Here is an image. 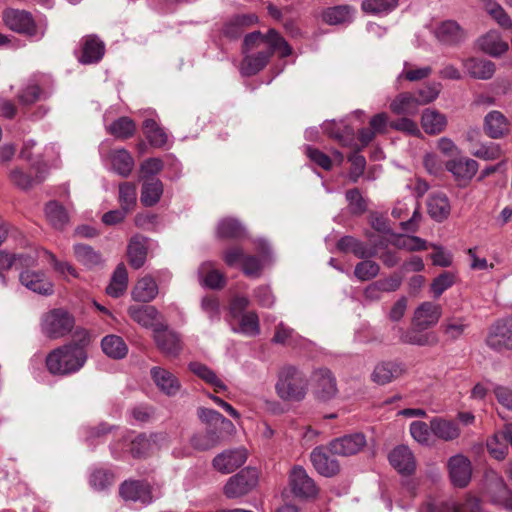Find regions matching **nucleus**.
<instances>
[{
    "mask_svg": "<svg viewBox=\"0 0 512 512\" xmlns=\"http://www.w3.org/2000/svg\"><path fill=\"white\" fill-rule=\"evenodd\" d=\"M256 50L254 53L246 54L240 64L242 76L249 77L260 72L268 64L274 52L281 57H287L292 53V48L287 41L274 29L266 34L252 32L245 36L243 52Z\"/></svg>",
    "mask_w": 512,
    "mask_h": 512,
    "instance_id": "1",
    "label": "nucleus"
},
{
    "mask_svg": "<svg viewBox=\"0 0 512 512\" xmlns=\"http://www.w3.org/2000/svg\"><path fill=\"white\" fill-rule=\"evenodd\" d=\"M85 339L71 342L52 350L46 357V366L53 375L67 376L80 371L87 362Z\"/></svg>",
    "mask_w": 512,
    "mask_h": 512,
    "instance_id": "2",
    "label": "nucleus"
},
{
    "mask_svg": "<svg viewBox=\"0 0 512 512\" xmlns=\"http://www.w3.org/2000/svg\"><path fill=\"white\" fill-rule=\"evenodd\" d=\"M275 389L282 400L299 402L306 396L308 380L301 370L288 365L280 370Z\"/></svg>",
    "mask_w": 512,
    "mask_h": 512,
    "instance_id": "3",
    "label": "nucleus"
},
{
    "mask_svg": "<svg viewBox=\"0 0 512 512\" xmlns=\"http://www.w3.org/2000/svg\"><path fill=\"white\" fill-rule=\"evenodd\" d=\"M74 317L62 308H56L41 317V332L49 339H60L74 328Z\"/></svg>",
    "mask_w": 512,
    "mask_h": 512,
    "instance_id": "4",
    "label": "nucleus"
},
{
    "mask_svg": "<svg viewBox=\"0 0 512 512\" xmlns=\"http://www.w3.org/2000/svg\"><path fill=\"white\" fill-rule=\"evenodd\" d=\"M2 18L5 25L17 33L36 40L41 39L45 34V28L38 29L32 15L27 11L9 8L3 11Z\"/></svg>",
    "mask_w": 512,
    "mask_h": 512,
    "instance_id": "5",
    "label": "nucleus"
},
{
    "mask_svg": "<svg viewBox=\"0 0 512 512\" xmlns=\"http://www.w3.org/2000/svg\"><path fill=\"white\" fill-rule=\"evenodd\" d=\"M258 483V471L256 468H245L226 482L223 493L229 499L239 498L248 494Z\"/></svg>",
    "mask_w": 512,
    "mask_h": 512,
    "instance_id": "6",
    "label": "nucleus"
},
{
    "mask_svg": "<svg viewBox=\"0 0 512 512\" xmlns=\"http://www.w3.org/2000/svg\"><path fill=\"white\" fill-rule=\"evenodd\" d=\"M486 344L497 352L512 350V318L494 323L489 329Z\"/></svg>",
    "mask_w": 512,
    "mask_h": 512,
    "instance_id": "7",
    "label": "nucleus"
},
{
    "mask_svg": "<svg viewBox=\"0 0 512 512\" xmlns=\"http://www.w3.org/2000/svg\"><path fill=\"white\" fill-rule=\"evenodd\" d=\"M486 493L490 500L498 505L503 506L505 509L512 511V493L508 489L502 477L496 472H489L486 474Z\"/></svg>",
    "mask_w": 512,
    "mask_h": 512,
    "instance_id": "8",
    "label": "nucleus"
},
{
    "mask_svg": "<svg viewBox=\"0 0 512 512\" xmlns=\"http://www.w3.org/2000/svg\"><path fill=\"white\" fill-rule=\"evenodd\" d=\"M447 468L453 486L464 488L469 484L472 476V466L466 456L457 454L450 457L447 462Z\"/></svg>",
    "mask_w": 512,
    "mask_h": 512,
    "instance_id": "9",
    "label": "nucleus"
},
{
    "mask_svg": "<svg viewBox=\"0 0 512 512\" xmlns=\"http://www.w3.org/2000/svg\"><path fill=\"white\" fill-rule=\"evenodd\" d=\"M289 480L291 490L297 497L310 498L318 493L314 480L309 477L306 470L301 466H295L292 469Z\"/></svg>",
    "mask_w": 512,
    "mask_h": 512,
    "instance_id": "10",
    "label": "nucleus"
},
{
    "mask_svg": "<svg viewBox=\"0 0 512 512\" xmlns=\"http://www.w3.org/2000/svg\"><path fill=\"white\" fill-rule=\"evenodd\" d=\"M366 445L362 433H354L332 440L328 444V451L334 455L351 456L358 453Z\"/></svg>",
    "mask_w": 512,
    "mask_h": 512,
    "instance_id": "11",
    "label": "nucleus"
},
{
    "mask_svg": "<svg viewBox=\"0 0 512 512\" xmlns=\"http://www.w3.org/2000/svg\"><path fill=\"white\" fill-rule=\"evenodd\" d=\"M23 286L34 293L50 296L54 293V285L43 271L24 270L19 275Z\"/></svg>",
    "mask_w": 512,
    "mask_h": 512,
    "instance_id": "12",
    "label": "nucleus"
},
{
    "mask_svg": "<svg viewBox=\"0 0 512 512\" xmlns=\"http://www.w3.org/2000/svg\"><path fill=\"white\" fill-rule=\"evenodd\" d=\"M246 459L244 448L225 450L213 459V467L222 474H229L242 466Z\"/></svg>",
    "mask_w": 512,
    "mask_h": 512,
    "instance_id": "13",
    "label": "nucleus"
},
{
    "mask_svg": "<svg viewBox=\"0 0 512 512\" xmlns=\"http://www.w3.org/2000/svg\"><path fill=\"white\" fill-rule=\"evenodd\" d=\"M442 315V307L434 302H423L416 310L412 318V324L419 329H428L436 325Z\"/></svg>",
    "mask_w": 512,
    "mask_h": 512,
    "instance_id": "14",
    "label": "nucleus"
},
{
    "mask_svg": "<svg viewBox=\"0 0 512 512\" xmlns=\"http://www.w3.org/2000/svg\"><path fill=\"white\" fill-rule=\"evenodd\" d=\"M419 512H483L480 502L477 498L468 496L461 505L456 502H442L435 504L433 502L425 503Z\"/></svg>",
    "mask_w": 512,
    "mask_h": 512,
    "instance_id": "15",
    "label": "nucleus"
},
{
    "mask_svg": "<svg viewBox=\"0 0 512 512\" xmlns=\"http://www.w3.org/2000/svg\"><path fill=\"white\" fill-rule=\"evenodd\" d=\"M150 374L156 387L166 396L173 397L179 393L181 383L169 370L162 367H153Z\"/></svg>",
    "mask_w": 512,
    "mask_h": 512,
    "instance_id": "16",
    "label": "nucleus"
},
{
    "mask_svg": "<svg viewBox=\"0 0 512 512\" xmlns=\"http://www.w3.org/2000/svg\"><path fill=\"white\" fill-rule=\"evenodd\" d=\"M328 447L318 446L310 454L311 462L315 470L322 476L333 477L340 470L338 461L332 458L328 452Z\"/></svg>",
    "mask_w": 512,
    "mask_h": 512,
    "instance_id": "17",
    "label": "nucleus"
},
{
    "mask_svg": "<svg viewBox=\"0 0 512 512\" xmlns=\"http://www.w3.org/2000/svg\"><path fill=\"white\" fill-rule=\"evenodd\" d=\"M434 35L439 42L449 46L461 43L466 37L464 30L454 20H445L437 24Z\"/></svg>",
    "mask_w": 512,
    "mask_h": 512,
    "instance_id": "18",
    "label": "nucleus"
},
{
    "mask_svg": "<svg viewBox=\"0 0 512 512\" xmlns=\"http://www.w3.org/2000/svg\"><path fill=\"white\" fill-rule=\"evenodd\" d=\"M120 494L125 500L140 502L143 505L150 504L153 500L151 487L145 481H125L121 485Z\"/></svg>",
    "mask_w": 512,
    "mask_h": 512,
    "instance_id": "19",
    "label": "nucleus"
},
{
    "mask_svg": "<svg viewBox=\"0 0 512 512\" xmlns=\"http://www.w3.org/2000/svg\"><path fill=\"white\" fill-rule=\"evenodd\" d=\"M405 371V365L401 362L384 361L375 366L371 379L378 385H385L401 377Z\"/></svg>",
    "mask_w": 512,
    "mask_h": 512,
    "instance_id": "20",
    "label": "nucleus"
},
{
    "mask_svg": "<svg viewBox=\"0 0 512 512\" xmlns=\"http://www.w3.org/2000/svg\"><path fill=\"white\" fill-rule=\"evenodd\" d=\"M10 182L20 190H29L43 181L44 177L39 168L31 167L27 172L20 167L10 169L8 173Z\"/></svg>",
    "mask_w": 512,
    "mask_h": 512,
    "instance_id": "21",
    "label": "nucleus"
},
{
    "mask_svg": "<svg viewBox=\"0 0 512 512\" xmlns=\"http://www.w3.org/2000/svg\"><path fill=\"white\" fill-rule=\"evenodd\" d=\"M478 168L477 161L467 157L455 158L446 163V169L458 181H470L477 173Z\"/></svg>",
    "mask_w": 512,
    "mask_h": 512,
    "instance_id": "22",
    "label": "nucleus"
},
{
    "mask_svg": "<svg viewBox=\"0 0 512 512\" xmlns=\"http://www.w3.org/2000/svg\"><path fill=\"white\" fill-rule=\"evenodd\" d=\"M477 44L482 52L496 58L506 53L509 48L508 43L502 39L500 33L496 30H490L479 37Z\"/></svg>",
    "mask_w": 512,
    "mask_h": 512,
    "instance_id": "23",
    "label": "nucleus"
},
{
    "mask_svg": "<svg viewBox=\"0 0 512 512\" xmlns=\"http://www.w3.org/2000/svg\"><path fill=\"white\" fill-rule=\"evenodd\" d=\"M313 379L316 384L315 392L319 398L328 400L337 394L336 379L330 370L326 368L316 370Z\"/></svg>",
    "mask_w": 512,
    "mask_h": 512,
    "instance_id": "24",
    "label": "nucleus"
},
{
    "mask_svg": "<svg viewBox=\"0 0 512 512\" xmlns=\"http://www.w3.org/2000/svg\"><path fill=\"white\" fill-rule=\"evenodd\" d=\"M154 339L159 349L168 356H176L181 350L178 334L163 325L155 328Z\"/></svg>",
    "mask_w": 512,
    "mask_h": 512,
    "instance_id": "25",
    "label": "nucleus"
},
{
    "mask_svg": "<svg viewBox=\"0 0 512 512\" xmlns=\"http://www.w3.org/2000/svg\"><path fill=\"white\" fill-rule=\"evenodd\" d=\"M484 131L491 139H501L509 133V121L499 111H491L484 118Z\"/></svg>",
    "mask_w": 512,
    "mask_h": 512,
    "instance_id": "26",
    "label": "nucleus"
},
{
    "mask_svg": "<svg viewBox=\"0 0 512 512\" xmlns=\"http://www.w3.org/2000/svg\"><path fill=\"white\" fill-rule=\"evenodd\" d=\"M425 329H419L413 325L411 329L398 328L400 342L417 346H432L438 341L433 332L424 333Z\"/></svg>",
    "mask_w": 512,
    "mask_h": 512,
    "instance_id": "27",
    "label": "nucleus"
},
{
    "mask_svg": "<svg viewBox=\"0 0 512 512\" xmlns=\"http://www.w3.org/2000/svg\"><path fill=\"white\" fill-rule=\"evenodd\" d=\"M105 53L104 43L94 35L86 36L82 43V53L79 61L82 64H93L99 62Z\"/></svg>",
    "mask_w": 512,
    "mask_h": 512,
    "instance_id": "28",
    "label": "nucleus"
},
{
    "mask_svg": "<svg viewBox=\"0 0 512 512\" xmlns=\"http://www.w3.org/2000/svg\"><path fill=\"white\" fill-rule=\"evenodd\" d=\"M389 461L402 474H410L415 470V459L407 446L401 445L394 448L389 454Z\"/></svg>",
    "mask_w": 512,
    "mask_h": 512,
    "instance_id": "29",
    "label": "nucleus"
},
{
    "mask_svg": "<svg viewBox=\"0 0 512 512\" xmlns=\"http://www.w3.org/2000/svg\"><path fill=\"white\" fill-rule=\"evenodd\" d=\"M430 428L434 436L443 441H453L460 436L459 425L452 420L434 417L430 420Z\"/></svg>",
    "mask_w": 512,
    "mask_h": 512,
    "instance_id": "30",
    "label": "nucleus"
},
{
    "mask_svg": "<svg viewBox=\"0 0 512 512\" xmlns=\"http://www.w3.org/2000/svg\"><path fill=\"white\" fill-rule=\"evenodd\" d=\"M199 281L202 286L210 289H220L225 285V277L213 262H203L198 268Z\"/></svg>",
    "mask_w": 512,
    "mask_h": 512,
    "instance_id": "31",
    "label": "nucleus"
},
{
    "mask_svg": "<svg viewBox=\"0 0 512 512\" xmlns=\"http://www.w3.org/2000/svg\"><path fill=\"white\" fill-rule=\"evenodd\" d=\"M463 66L472 78L480 80L491 79L496 70V66L492 61L479 58L463 60Z\"/></svg>",
    "mask_w": 512,
    "mask_h": 512,
    "instance_id": "32",
    "label": "nucleus"
},
{
    "mask_svg": "<svg viewBox=\"0 0 512 512\" xmlns=\"http://www.w3.org/2000/svg\"><path fill=\"white\" fill-rule=\"evenodd\" d=\"M129 316L145 328H160L162 324L157 322L158 310L154 306H131L128 309Z\"/></svg>",
    "mask_w": 512,
    "mask_h": 512,
    "instance_id": "33",
    "label": "nucleus"
},
{
    "mask_svg": "<svg viewBox=\"0 0 512 512\" xmlns=\"http://www.w3.org/2000/svg\"><path fill=\"white\" fill-rule=\"evenodd\" d=\"M147 238L142 235H135L130 239L127 247L129 264L135 268H141L147 257Z\"/></svg>",
    "mask_w": 512,
    "mask_h": 512,
    "instance_id": "34",
    "label": "nucleus"
},
{
    "mask_svg": "<svg viewBox=\"0 0 512 512\" xmlns=\"http://www.w3.org/2000/svg\"><path fill=\"white\" fill-rule=\"evenodd\" d=\"M107 159L110 161L112 169L123 177H127L134 167V160L131 154L125 149L110 151L107 155Z\"/></svg>",
    "mask_w": 512,
    "mask_h": 512,
    "instance_id": "35",
    "label": "nucleus"
},
{
    "mask_svg": "<svg viewBox=\"0 0 512 512\" xmlns=\"http://www.w3.org/2000/svg\"><path fill=\"white\" fill-rule=\"evenodd\" d=\"M421 102L416 95L404 92L396 96L391 102L390 109L395 114L403 115H415L418 112Z\"/></svg>",
    "mask_w": 512,
    "mask_h": 512,
    "instance_id": "36",
    "label": "nucleus"
},
{
    "mask_svg": "<svg viewBox=\"0 0 512 512\" xmlns=\"http://www.w3.org/2000/svg\"><path fill=\"white\" fill-rule=\"evenodd\" d=\"M198 417L209 426L208 428L218 430L219 432H228L234 429L233 423L216 410L203 407L199 408Z\"/></svg>",
    "mask_w": 512,
    "mask_h": 512,
    "instance_id": "37",
    "label": "nucleus"
},
{
    "mask_svg": "<svg viewBox=\"0 0 512 512\" xmlns=\"http://www.w3.org/2000/svg\"><path fill=\"white\" fill-rule=\"evenodd\" d=\"M76 260L88 269H93L103 264L101 254L89 245L76 244L73 247Z\"/></svg>",
    "mask_w": 512,
    "mask_h": 512,
    "instance_id": "38",
    "label": "nucleus"
},
{
    "mask_svg": "<svg viewBox=\"0 0 512 512\" xmlns=\"http://www.w3.org/2000/svg\"><path fill=\"white\" fill-rule=\"evenodd\" d=\"M158 294V286L155 280L150 276H145L138 280L132 290V297L138 302H150Z\"/></svg>",
    "mask_w": 512,
    "mask_h": 512,
    "instance_id": "39",
    "label": "nucleus"
},
{
    "mask_svg": "<svg viewBox=\"0 0 512 512\" xmlns=\"http://www.w3.org/2000/svg\"><path fill=\"white\" fill-rule=\"evenodd\" d=\"M421 123L426 133L439 134L446 127L447 119L444 114L435 109H425L422 113Z\"/></svg>",
    "mask_w": 512,
    "mask_h": 512,
    "instance_id": "40",
    "label": "nucleus"
},
{
    "mask_svg": "<svg viewBox=\"0 0 512 512\" xmlns=\"http://www.w3.org/2000/svg\"><path fill=\"white\" fill-rule=\"evenodd\" d=\"M428 213L436 221L446 219L450 213V203L443 193L433 194L427 202Z\"/></svg>",
    "mask_w": 512,
    "mask_h": 512,
    "instance_id": "41",
    "label": "nucleus"
},
{
    "mask_svg": "<svg viewBox=\"0 0 512 512\" xmlns=\"http://www.w3.org/2000/svg\"><path fill=\"white\" fill-rule=\"evenodd\" d=\"M221 438V432L212 428H207L204 432L195 433L190 439V444L194 449L204 451L218 445Z\"/></svg>",
    "mask_w": 512,
    "mask_h": 512,
    "instance_id": "42",
    "label": "nucleus"
},
{
    "mask_svg": "<svg viewBox=\"0 0 512 512\" xmlns=\"http://www.w3.org/2000/svg\"><path fill=\"white\" fill-rule=\"evenodd\" d=\"M337 248L343 252H352L358 258L373 257L377 255L376 248L368 250L361 241L352 236L342 237L337 243Z\"/></svg>",
    "mask_w": 512,
    "mask_h": 512,
    "instance_id": "43",
    "label": "nucleus"
},
{
    "mask_svg": "<svg viewBox=\"0 0 512 512\" xmlns=\"http://www.w3.org/2000/svg\"><path fill=\"white\" fill-rule=\"evenodd\" d=\"M102 351L110 358L122 359L128 353L124 340L117 335H107L101 341Z\"/></svg>",
    "mask_w": 512,
    "mask_h": 512,
    "instance_id": "44",
    "label": "nucleus"
},
{
    "mask_svg": "<svg viewBox=\"0 0 512 512\" xmlns=\"http://www.w3.org/2000/svg\"><path fill=\"white\" fill-rule=\"evenodd\" d=\"M128 273L124 264H119L113 272L106 293L114 298L121 296L127 289Z\"/></svg>",
    "mask_w": 512,
    "mask_h": 512,
    "instance_id": "45",
    "label": "nucleus"
},
{
    "mask_svg": "<svg viewBox=\"0 0 512 512\" xmlns=\"http://www.w3.org/2000/svg\"><path fill=\"white\" fill-rule=\"evenodd\" d=\"M45 214L49 223L58 230H62L69 222V214L57 201H50L45 207Z\"/></svg>",
    "mask_w": 512,
    "mask_h": 512,
    "instance_id": "46",
    "label": "nucleus"
},
{
    "mask_svg": "<svg viewBox=\"0 0 512 512\" xmlns=\"http://www.w3.org/2000/svg\"><path fill=\"white\" fill-rule=\"evenodd\" d=\"M323 131L346 146L353 139V130L342 122L328 121L322 125Z\"/></svg>",
    "mask_w": 512,
    "mask_h": 512,
    "instance_id": "47",
    "label": "nucleus"
},
{
    "mask_svg": "<svg viewBox=\"0 0 512 512\" xmlns=\"http://www.w3.org/2000/svg\"><path fill=\"white\" fill-rule=\"evenodd\" d=\"M354 9L348 5L328 8L323 13V20L330 25L342 24L351 21Z\"/></svg>",
    "mask_w": 512,
    "mask_h": 512,
    "instance_id": "48",
    "label": "nucleus"
},
{
    "mask_svg": "<svg viewBox=\"0 0 512 512\" xmlns=\"http://www.w3.org/2000/svg\"><path fill=\"white\" fill-rule=\"evenodd\" d=\"M189 368L195 375L211 384L217 392L226 390L227 387L223 381L220 380L215 372L206 365L199 362H192L190 363Z\"/></svg>",
    "mask_w": 512,
    "mask_h": 512,
    "instance_id": "49",
    "label": "nucleus"
},
{
    "mask_svg": "<svg viewBox=\"0 0 512 512\" xmlns=\"http://www.w3.org/2000/svg\"><path fill=\"white\" fill-rule=\"evenodd\" d=\"M163 193L162 182L158 179H151L145 181L142 186L141 202L143 205L149 207L155 205Z\"/></svg>",
    "mask_w": 512,
    "mask_h": 512,
    "instance_id": "50",
    "label": "nucleus"
},
{
    "mask_svg": "<svg viewBox=\"0 0 512 512\" xmlns=\"http://www.w3.org/2000/svg\"><path fill=\"white\" fill-rule=\"evenodd\" d=\"M144 133L150 144L155 147H162L167 143L168 136L153 119H146L143 123Z\"/></svg>",
    "mask_w": 512,
    "mask_h": 512,
    "instance_id": "51",
    "label": "nucleus"
},
{
    "mask_svg": "<svg viewBox=\"0 0 512 512\" xmlns=\"http://www.w3.org/2000/svg\"><path fill=\"white\" fill-rule=\"evenodd\" d=\"M136 129V125L129 117H120L115 120L112 124L107 126V131L120 139H127L133 136Z\"/></svg>",
    "mask_w": 512,
    "mask_h": 512,
    "instance_id": "52",
    "label": "nucleus"
},
{
    "mask_svg": "<svg viewBox=\"0 0 512 512\" xmlns=\"http://www.w3.org/2000/svg\"><path fill=\"white\" fill-rule=\"evenodd\" d=\"M238 327H232L234 332L242 333L246 336H256L260 332L259 319L256 313L249 312L241 315Z\"/></svg>",
    "mask_w": 512,
    "mask_h": 512,
    "instance_id": "53",
    "label": "nucleus"
},
{
    "mask_svg": "<svg viewBox=\"0 0 512 512\" xmlns=\"http://www.w3.org/2000/svg\"><path fill=\"white\" fill-rule=\"evenodd\" d=\"M244 232V227L234 218L222 219L217 227V235L220 238H240Z\"/></svg>",
    "mask_w": 512,
    "mask_h": 512,
    "instance_id": "54",
    "label": "nucleus"
},
{
    "mask_svg": "<svg viewBox=\"0 0 512 512\" xmlns=\"http://www.w3.org/2000/svg\"><path fill=\"white\" fill-rule=\"evenodd\" d=\"M299 339L300 336L293 328L283 322H280L275 328L272 342L275 344L295 346L298 344Z\"/></svg>",
    "mask_w": 512,
    "mask_h": 512,
    "instance_id": "55",
    "label": "nucleus"
},
{
    "mask_svg": "<svg viewBox=\"0 0 512 512\" xmlns=\"http://www.w3.org/2000/svg\"><path fill=\"white\" fill-rule=\"evenodd\" d=\"M432 71V67L430 66L418 67L409 62H404L403 70L398 75L397 79H406L410 82H416L428 78Z\"/></svg>",
    "mask_w": 512,
    "mask_h": 512,
    "instance_id": "56",
    "label": "nucleus"
},
{
    "mask_svg": "<svg viewBox=\"0 0 512 512\" xmlns=\"http://www.w3.org/2000/svg\"><path fill=\"white\" fill-rule=\"evenodd\" d=\"M485 9L501 28L512 29V19L500 4L494 0H489L485 3Z\"/></svg>",
    "mask_w": 512,
    "mask_h": 512,
    "instance_id": "57",
    "label": "nucleus"
},
{
    "mask_svg": "<svg viewBox=\"0 0 512 512\" xmlns=\"http://www.w3.org/2000/svg\"><path fill=\"white\" fill-rule=\"evenodd\" d=\"M398 6V0H364L362 9L372 14H387Z\"/></svg>",
    "mask_w": 512,
    "mask_h": 512,
    "instance_id": "58",
    "label": "nucleus"
},
{
    "mask_svg": "<svg viewBox=\"0 0 512 512\" xmlns=\"http://www.w3.org/2000/svg\"><path fill=\"white\" fill-rule=\"evenodd\" d=\"M137 200L136 186L132 183H122L119 186V202L121 208L128 213L134 208Z\"/></svg>",
    "mask_w": 512,
    "mask_h": 512,
    "instance_id": "59",
    "label": "nucleus"
},
{
    "mask_svg": "<svg viewBox=\"0 0 512 512\" xmlns=\"http://www.w3.org/2000/svg\"><path fill=\"white\" fill-rule=\"evenodd\" d=\"M253 16H237L229 21L223 28V32L230 38H238L243 32V27L253 22Z\"/></svg>",
    "mask_w": 512,
    "mask_h": 512,
    "instance_id": "60",
    "label": "nucleus"
},
{
    "mask_svg": "<svg viewBox=\"0 0 512 512\" xmlns=\"http://www.w3.org/2000/svg\"><path fill=\"white\" fill-rule=\"evenodd\" d=\"M380 271V266L372 260H364L358 263L354 269V275L361 281L375 278Z\"/></svg>",
    "mask_w": 512,
    "mask_h": 512,
    "instance_id": "61",
    "label": "nucleus"
},
{
    "mask_svg": "<svg viewBox=\"0 0 512 512\" xmlns=\"http://www.w3.org/2000/svg\"><path fill=\"white\" fill-rule=\"evenodd\" d=\"M410 434L415 441L422 445L431 444V428L425 422L414 421L410 424Z\"/></svg>",
    "mask_w": 512,
    "mask_h": 512,
    "instance_id": "62",
    "label": "nucleus"
},
{
    "mask_svg": "<svg viewBox=\"0 0 512 512\" xmlns=\"http://www.w3.org/2000/svg\"><path fill=\"white\" fill-rule=\"evenodd\" d=\"M473 155L479 159L486 161L496 160L504 155V150L497 143L482 144L478 149L473 152Z\"/></svg>",
    "mask_w": 512,
    "mask_h": 512,
    "instance_id": "63",
    "label": "nucleus"
},
{
    "mask_svg": "<svg viewBox=\"0 0 512 512\" xmlns=\"http://www.w3.org/2000/svg\"><path fill=\"white\" fill-rule=\"evenodd\" d=\"M466 324L462 318H449L442 325L443 333L451 340L458 339L465 331Z\"/></svg>",
    "mask_w": 512,
    "mask_h": 512,
    "instance_id": "64",
    "label": "nucleus"
}]
</instances>
